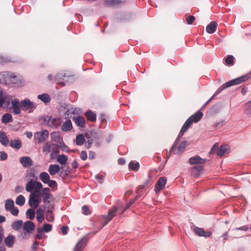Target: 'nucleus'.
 <instances>
[{
  "instance_id": "nucleus-38",
  "label": "nucleus",
  "mask_w": 251,
  "mask_h": 251,
  "mask_svg": "<svg viewBox=\"0 0 251 251\" xmlns=\"http://www.w3.org/2000/svg\"><path fill=\"white\" fill-rule=\"evenodd\" d=\"M36 213L37 220L39 222H42L44 220V215L43 213V210L41 208H39L37 210Z\"/></svg>"
},
{
  "instance_id": "nucleus-12",
  "label": "nucleus",
  "mask_w": 251,
  "mask_h": 251,
  "mask_svg": "<svg viewBox=\"0 0 251 251\" xmlns=\"http://www.w3.org/2000/svg\"><path fill=\"white\" fill-rule=\"evenodd\" d=\"M167 183V179L164 176L160 177L155 185L154 191L157 193H159L161 190H163Z\"/></svg>"
},
{
  "instance_id": "nucleus-23",
  "label": "nucleus",
  "mask_w": 251,
  "mask_h": 251,
  "mask_svg": "<svg viewBox=\"0 0 251 251\" xmlns=\"http://www.w3.org/2000/svg\"><path fill=\"white\" fill-rule=\"evenodd\" d=\"M229 147L227 145L224 144L221 145L217 151V154L219 156H222L224 155V154L228 150Z\"/></svg>"
},
{
  "instance_id": "nucleus-18",
  "label": "nucleus",
  "mask_w": 251,
  "mask_h": 251,
  "mask_svg": "<svg viewBox=\"0 0 251 251\" xmlns=\"http://www.w3.org/2000/svg\"><path fill=\"white\" fill-rule=\"evenodd\" d=\"M62 169V167H60L57 164H50L48 169V172L51 176L55 175L57 173H59L60 170Z\"/></svg>"
},
{
  "instance_id": "nucleus-53",
  "label": "nucleus",
  "mask_w": 251,
  "mask_h": 251,
  "mask_svg": "<svg viewBox=\"0 0 251 251\" xmlns=\"http://www.w3.org/2000/svg\"><path fill=\"white\" fill-rule=\"evenodd\" d=\"M82 213L84 215H88L91 214L89 207L87 205H83L82 207Z\"/></svg>"
},
{
  "instance_id": "nucleus-43",
  "label": "nucleus",
  "mask_w": 251,
  "mask_h": 251,
  "mask_svg": "<svg viewBox=\"0 0 251 251\" xmlns=\"http://www.w3.org/2000/svg\"><path fill=\"white\" fill-rule=\"evenodd\" d=\"M35 187L34 181L31 179L25 185V190L27 192H30Z\"/></svg>"
},
{
  "instance_id": "nucleus-30",
  "label": "nucleus",
  "mask_w": 251,
  "mask_h": 251,
  "mask_svg": "<svg viewBox=\"0 0 251 251\" xmlns=\"http://www.w3.org/2000/svg\"><path fill=\"white\" fill-rule=\"evenodd\" d=\"M203 170V167L201 165L194 166L192 169L191 173L195 176H198L201 171Z\"/></svg>"
},
{
  "instance_id": "nucleus-49",
  "label": "nucleus",
  "mask_w": 251,
  "mask_h": 251,
  "mask_svg": "<svg viewBox=\"0 0 251 251\" xmlns=\"http://www.w3.org/2000/svg\"><path fill=\"white\" fill-rule=\"evenodd\" d=\"M51 147L49 142H46L43 146L42 151L43 152H50Z\"/></svg>"
},
{
  "instance_id": "nucleus-33",
  "label": "nucleus",
  "mask_w": 251,
  "mask_h": 251,
  "mask_svg": "<svg viewBox=\"0 0 251 251\" xmlns=\"http://www.w3.org/2000/svg\"><path fill=\"white\" fill-rule=\"evenodd\" d=\"M217 27V23L215 21L211 22L206 27V31H215Z\"/></svg>"
},
{
  "instance_id": "nucleus-20",
  "label": "nucleus",
  "mask_w": 251,
  "mask_h": 251,
  "mask_svg": "<svg viewBox=\"0 0 251 251\" xmlns=\"http://www.w3.org/2000/svg\"><path fill=\"white\" fill-rule=\"evenodd\" d=\"M0 143L5 147L7 146L9 143V140L6 133L2 131H0Z\"/></svg>"
},
{
  "instance_id": "nucleus-54",
  "label": "nucleus",
  "mask_w": 251,
  "mask_h": 251,
  "mask_svg": "<svg viewBox=\"0 0 251 251\" xmlns=\"http://www.w3.org/2000/svg\"><path fill=\"white\" fill-rule=\"evenodd\" d=\"M196 18L194 16L190 15L186 18V22L188 25H191L194 22Z\"/></svg>"
},
{
  "instance_id": "nucleus-11",
  "label": "nucleus",
  "mask_w": 251,
  "mask_h": 251,
  "mask_svg": "<svg viewBox=\"0 0 251 251\" xmlns=\"http://www.w3.org/2000/svg\"><path fill=\"white\" fill-rule=\"evenodd\" d=\"M85 136L89 140H92V142H95L97 140H100L102 138L101 134L94 131H91L89 133H86Z\"/></svg>"
},
{
  "instance_id": "nucleus-60",
  "label": "nucleus",
  "mask_w": 251,
  "mask_h": 251,
  "mask_svg": "<svg viewBox=\"0 0 251 251\" xmlns=\"http://www.w3.org/2000/svg\"><path fill=\"white\" fill-rule=\"evenodd\" d=\"M80 158L82 160H85L87 158V154L85 151H81L80 153Z\"/></svg>"
},
{
  "instance_id": "nucleus-55",
  "label": "nucleus",
  "mask_w": 251,
  "mask_h": 251,
  "mask_svg": "<svg viewBox=\"0 0 251 251\" xmlns=\"http://www.w3.org/2000/svg\"><path fill=\"white\" fill-rule=\"evenodd\" d=\"M210 112L212 114H216L219 112V107L217 105H214L212 106L210 109Z\"/></svg>"
},
{
  "instance_id": "nucleus-14",
  "label": "nucleus",
  "mask_w": 251,
  "mask_h": 251,
  "mask_svg": "<svg viewBox=\"0 0 251 251\" xmlns=\"http://www.w3.org/2000/svg\"><path fill=\"white\" fill-rule=\"evenodd\" d=\"M11 106L13 109V112L15 114L18 115L21 113V102H19V100L17 99L12 100Z\"/></svg>"
},
{
  "instance_id": "nucleus-51",
  "label": "nucleus",
  "mask_w": 251,
  "mask_h": 251,
  "mask_svg": "<svg viewBox=\"0 0 251 251\" xmlns=\"http://www.w3.org/2000/svg\"><path fill=\"white\" fill-rule=\"evenodd\" d=\"M146 188H147V187H146L145 185L144 184L140 185L138 186L137 190V195H139V198L142 195V192Z\"/></svg>"
},
{
  "instance_id": "nucleus-39",
  "label": "nucleus",
  "mask_w": 251,
  "mask_h": 251,
  "mask_svg": "<svg viewBox=\"0 0 251 251\" xmlns=\"http://www.w3.org/2000/svg\"><path fill=\"white\" fill-rule=\"evenodd\" d=\"M35 210L33 208H29L27 210L25 213L26 217L30 220H33L35 217Z\"/></svg>"
},
{
  "instance_id": "nucleus-19",
  "label": "nucleus",
  "mask_w": 251,
  "mask_h": 251,
  "mask_svg": "<svg viewBox=\"0 0 251 251\" xmlns=\"http://www.w3.org/2000/svg\"><path fill=\"white\" fill-rule=\"evenodd\" d=\"M20 163L25 168L29 167L32 165V160L28 156H23L20 158Z\"/></svg>"
},
{
  "instance_id": "nucleus-48",
  "label": "nucleus",
  "mask_w": 251,
  "mask_h": 251,
  "mask_svg": "<svg viewBox=\"0 0 251 251\" xmlns=\"http://www.w3.org/2000/svg\"><path fill=\"white\" fill-rule=\"evenodd\" d=\"M47 184H48V186L51 189L54 190L57 189V183L55 180L50 179Z\"/></svg>"
},
{
  "instance_id": "nucleus-36",
  "label": "nucleus",
  "mask_w": 251,
  "mask_h": 251,
  "mask_svg": "<svg viewBox=\"0 0 251 251\" xmlns=\"http://www.w3.org/2000/svg\"><path fill=\"white\" fill-rule=\"evenodd\" d=\"M71 172V169H70L69 167H67V169L62 170L61 171H60L59 176L60 177L62 178V179H65L70 173Z\"/></svg>"
},
{
  "instance_id": "nucleus-1",
  "label": "nucleus",
  "mask_w": 251,
  "mask_h": 251,
  "mask_svg": "<svg viewBox=\"0 0 251 251\" xmlns=\"http://www.w3.org/2000/svg\"><path fill=\"white\" fill-rule=\"evenodd\" d=\"M139 198V195H137L133 199L131 200L126 204V207L123 209H122V208L120 207H114L113 208L109 210L108 215L104 217L105 222L102 227L106 225L116 215V213L122 214L126 210L129 208Z\"/></svg>"
},
{
  "instance_id": "nucleus-22",
  "label": "nucleus",
  "mask_w": 251,
  "mask_h": 251,
  "mask_svg": "<svg viewBox=\"0 0 251 251\" xmlns=\"http://www.w3.org/2000/svg\"><path fill=\"white\" fill-rule=\"evenodd\" d=\"M4 241L7 247L11 248L14 244L15 237L12 235H9L5 238Z\"/></svg>"
},
{
  "instance_id": "nucleus-34",
  "label": "nucleus",
  "mask_w": 251,
  "mask_h": 251,
  "mask_svg": "<svg viewBox=\"0 0 251 251\" xmlns=\"http://www.w3.org/2000/svg\"><path fill=\"white\" fill-rule=\"evenodd\" d=\"M75 122L76 125L81 127H84L85 125L84 119L81 116H77L75 119Z\"/></svg>"
},
{
  "instance_id": "nucleus-21",
  "label": "nucleus",
  "mask_w": 251,
  "mask_h": 251,
  "mask_svg": "<svg viewBox=\"0 0 251 251\" xmlns=\"http://www.w3.org/2000/svg\"><path fill=\"white\" fill-rule=\"evenodd\" d=\"M104 3L108 6H113L124 4L125 0H105Z\"/></svg>"
},
{
  "instance_id": "nucleus-31",
  "label": "nucleus",
  "mask_w": 251,
  "mask_h": 251,
  "mask_svg": "<svg viewBox=\"0 0 251 251\" xmlns=\"http://www.w3.org/2000/svg\"><path fill=\"white\" fill-rule=\"evenodd\" d=\"M40 180L45 184H46L50 180L49 175L45 172H42L39 175Z\"/></svg>"
},
{
  "instance_id": "nucleus-63",
  "label": "nucleus",
  "mask_w": 251,
  "mask_h": 251,
  "mask_svg": "<svg viewBox=\"0 0 251 251\" xmlns=\"http://www.w3.org/2000/svg\"><path fill=\"white\" fill-rule=\"evenodd\" d=\"M92 143L93 142H92V140H89L88 139L85 144L86 148L87 149H89L91 147Z\"/></svg>"
},
{
  "instance_id": "nucleus-56",
  "label": "nucleus",
  "mask_w": 251,
  "mask_h": 251,
  "mask_svg": "<svg viewBox=\"0 0 251 251\" xmlns=\"http://www.w3.org/2000/svg\"><path fill=\"white\" fill-rule=\"evenodd\" d=\"M31 233H29L26 231L23 230L21 233V236L23 239H27L30 236Z\"/></svg>"
},
{
  "instance_id": "nucleus-59",
  "label": "nucleus",
  "mask_w": 251,
  "mask_h": 251,
  "mask_svg": "<svg viewBox=\"0 0 251 251\" xmlns=\"http://www.w3.org/2000/svg\"><path fill=\"white\" fill-rule=\"evenodd\" d=\"M12 215L17 216L19 213V209L17 207H15V206L12 208V210H9Z\"/></svg>"
},
{
  "instance_id": "nucleus-26",
  "label": "nucleus",
  "mask_w": 251,
  "mask_h": 251,
  "mask_svg": "<svg viewBox=\"0 0 251 251\" xmlns=\"http://www.w3.org/2000/svg\"><path fill=\"white\" fill-rule=\"evenodd\" d=\"M9 145L11 147L16 150H19L22 147V142L19 139L11 140Z\"/></svg>"
},
{
  "instance_id": "nucleus-7",
  "label": "nucleus",
  "mask_w": 251,
  "mask_h": 251,
  "mask_svg": "<svg viewBox=\"0 0 251 251\" xmlns=\"http://www.w3.org/2000/svg\"><path fill=\"white\" fill-rule=\"evenodd\" d=\"M20 106L24 111L31 112L36 108V105L28 99H25L21 101Z\"/></svg>"
},
{
  "instance_id": "nucleus-2",
  "label": "nucleus",
  "mask_w": 251,
  "mask_h": 251,
  "mask_svg": "<svg viewBox=\"0 0 251 251\" xmlns=\"http://www.w3.org/2000/svg\"><path fill=\"white\" fill-rule=\"evenodd\" d=\"M203 116V113L199 110L191 115L185 122L178 134V137L182 136L193 122L198 123Z\"/></svg>"
},
{
  "instance_id": "nucleus-10",
  "label": "nucleus",
  "mask_w": 251,
  "mask_h": 251,
  "mask_svg": "<svg viewBox=\"0 0 251 251\" xmlns=\"http://www.w3.org/2000/svg\"><path fill=\"white\" fill-rule=\"evenodd\" d=\"M44 120L47 122L48 125L50 127H57L61 124V119L59 118H51L49 116H46Z\"/></svg>"
},
{
  "instance_id": "nucleus-16",
  "label": "nucleus",
  "mask_w": 251,
  "mask_h": 251,
  "mask_svg": "<svg viewBox=\"0 0 251 251\" xmlns=\"http://www.w3.org/2000/svg\"><path fill=\"white\" fill-rule=\"evenodd\" d=\"M88 240V239L87 237V235L84 236L77 242L74 249L79 251H82L86 246Z\"/></svg>"
},
{
  "instance_id": "nucleus-35",
  "label": "nucleus",
  "mask_w": 251,
  "mask_h": 251,
  "mask_svg": "<svg viewBox=\"0 0 251 251\" xmlns=\"http://www.w3.org/2000/svg\"><path fill=\"white\" fill-rule=\"evenodd\" d=\"M2 123L7 124L12 121V116L11 114L6 113L2 116Z\"/></svg>"
},
{
  "instance_id": "nucleus-6",
  "label": "nucleus",
  "mask_w": 251,
  "mask_h": 251,
  "mask_svg": "<svg viewBox=\"0 0 251 251\" xmlns=\"http://www.w3.org/2000/svg\"><path fill=\"white\" fill-rule=\"evenodd\" d=\"M179 138L178 136L174 143L172 147L169 151V154L168 155V157H169L172 153L176 154L179 152H182L183 150L188 146V143L187 141H183L179 146H177V142Z\"/></svg>"
},
{
  "instance_id": "nucleus-58",
  "label": "nucleus",
  "mask_w": 251,
  "mask_h": 251,
  "mask_svg": "<svg viewBox=\"0 0 251 251\" xmlns=\"http://www.w3.org/2000/svg\"><path fill=\"white\" fill-rule=\"evenodd\" d=\"M8 155L4 151H0V160L1 161H4L7 159Z\"/></svg>"
},
{
  "instance_id": "nucleus-37",
  "label": "nucleus",
  "mask_w": 251,
  "mask_h": 251,
  "mask_svg": "<svg viewBox=\"0 0 251 251\" xmlns=\"http://www.w3.org/2000/svg\"><path fill=\"white\" fill-rule=\"evenodd\" d=\"M14 206V201L12 199H8L6 200L5 202V208L6 211L12 210Z\"/></svg>"
},
{
  "instance_id": "nucleus-4",
  "label": "nucleus",
  "mask_w": 251,
  "mask_h": 251,
  "mask_svg": "<svg viewBox=\"0 0 251 251\" xmlns=\"http://www.w3.org/2000/svg\"><path fill=\"white\" fill-rule=\"evenodd\" d=\"M40 196L43 199L45 205L48 204H50L51 200H52L53 198L52 195L50 192V189L47 187L44 188L41 190ZM45 208L46 209L48 213L52 212L49 207L45 206Z\"/></svg>"
},
{
  "instance_id": "nucleus-27",
  "label": "nucleus",
  "mask_w": 251,
  "mask_h": 251,
  "mask_svg": "<svg viewBox=\"0 0 251 251\" xmlns=\"http://www.w3.org/2000/svg\"><path fill=\"white\" fill-rule=\"evenodd\" d=\"M66 75L65 73H59L55 75L54 80L57 82V83L62 84L64 86L65 85L64 83L61 81L63 80L64 77H66Z\"/></svg>"
},
{
  "instance_id": "nucleus-57",
  "label": "nucleus",
  "mask_w": 251,
  "mask_h": 251,
  "mask_svg": "<svg viewBox=\"0 0 251 251\" xmlns=\"http://www.w3.org/2000/svg\"><path fill=\"white\" fill-rule=\"evenodd\" d=\"M34 183H35V187L34 188H36V190L34 191H35L37 193H38V190H40L42 188L43 186H42V184H41V183L40 182L34 181Z\"/></svg>"
},
{
  "instance_id": "nucleus-45",
  "label": "nucleus",
  "mask_w": 251,
  "mask_h": 251,
  "mask_svg": "<svg viewBox=\"0 0 251 251\" xmlns=\"http://www.w3.org/2000/svg\"><path fill=\"white\" fill-rule=\"evenodd\" d=\"M25 197L23 195H19L17 197L15 202L17 204L22 206L25 204Z\"/></svg>"
},
{
  "instance_id": "nucleus-17",
  "label": "nucleus",
  "mask_w": 251,
  "mask_h": 251,
  "mask_svg": "<svg viewBox=\"0 0 251 251\" xmlns=\"http://www.w3.org/2000/svg\"><path fill=\"white\" fill-rule=\"evenodd\" d=\"M205 161V159H203L199 155L191 157L189 159V163L190 165L201 164H203Z\"/></svg>"
},
{
  "instance_id": "nucleus-8",
  "label": "nucleus",
  "mask_w": 251,
  "mask_h": 251,
  "mask_svg": "<svg viewBox=\"0 0 251 251\" xmlns=\"http://www.w3.org/2000/svg\"><path fill=\"white\" fill-rule=\"evenodd\" d=\"M49 133L46 129H44L41 131L36 132L34 134V139L38 141L39 143H41L46 141L49 138Z\"/></svg>"
},
{
  "instance_id": "nucleus-52",
  "label": "nucleus",
  "mask_w": 251,
  "mask_h": 251,
  "mask_svg": "<svg viewBox=\"0 0 251 251\" xmlns=\"http://www.w3.org/2000/svg\"><path fill=\"white\" fill-rule=\"evenodd\" d=\"M42 228L43 229L44 231L49 232L51 230L52 226L49 224H45L43 225V227Z\"/></svg>"
},
{
  "instance_id": "nucleus-46",
  "label": "nucleus",
  "mask_w": 251,
  "mask_h": 251,
  "mask_svg": "<svg viewBox=\"0 0 251 251\" xmlns=\"http://www.w3.org/2000/svg\"><path fill=\"white\" fill-rule=\"evenodd\" d=\"M51 138L52 140L55 142H58L61 139V136L58 132H53L51 133Z\"/></svg>"
},
{
  "instance_id": "nucleus-9",
  "label": "nucleus",
  "mask_w": 251,
  "mask_h": 251,
  "mask_svg": "<svg viewBox=\"0 0 251 251\" xmlns=\"http://www.w3.org/2000/svg\"><path fill=\"white\" fill-rule=\"evenodd\" d=\"M39 195L35 191H34L30 194L28 201L29 205L31 207H34L36 208L38 207L40 203L38 197Z\"/></svg>"
},
{
  "instance_id": "nucleus-42",
  "label": "nucleus",
  "mask_w": 251,
  "mask_h": 251,
  "mask_svg": "<svg viewBox=\"0 0 251 251\" xmlns=\"http://www.w3.org/2000/svg\"><path fill=\"white\" fill-rule=\"evenodd\" d=\"M85 142L84 137L83 134H78L75 138V143L78 146H81Z\"/></svg>"
},
{
  "instance_id": "nucleus-24",
  "label": "nucleus",
  "mask_w": 251,
  "mask_h": 251,
  "mask_svg": "<svg viewBox=\"0 0 251 251\" xmlns=\"http://www.w3.org/2000/svg\"><path fill=\"white\" fill-rule=\"evenodd\" d=\"M73 128V126L71 121L67 120L62 125L61 129L63 131H69Z\"/></svg>"
},
{
  "instance_id": "nucleus-15",
  "label": "nucleus",
  "mask_w": 251,
  "mask_h": 251,
  "mask_svg": "<svg viewBox=\"0 0 251 251\" xmlns=\"http://www.w3.org/2000/svg\"><path fill=\"white\" fill-rule=\"evenodd\" d=\"M194 231L196 234L199 236H202L205 238L209 237L211 235V232L208 231H205L203 228L195 227L194 228Z\"/></svg>"
},
{
  "instance_id": "nucleus-5",
  "label": "nucleus",
  "mask_w": 251,
  "mask_h": 251,
  "mask_svg": "<svg viewBox=\"0 0 251 251\" xmlns=\"http://www.w3.org/2000/svg\"><path fill=\"white\" fill-rule=\"evenodd\" d=\"M251 77V71L247 74L226 82L223 84V89H226L233 85L240 84L248 80Z\"/></svg>"
},
{
  "instance_id": "nucleus-13",
  "label": "nucleus",
  "mask_w": 251,
  "mask_h": 251,
  "mask_svg": "<svg viewBox=\"0 0 251 251\" xmlns=\"http://www.w3.org/2000/svg\"><path fill=\"white\" fill-rule=\"evenodd\" d=\"M35 228L34 223L30 221H27L23 224V230L27 231L29 233H32Z\"/></svg>"
},
{
  "instance_id": "nucleus-25",
  "label": "nucleus",
  "mask_w": 251,
  "mask_h": 251,
  "mask_svg": "<svg viewBox=\"0 0 251 251\" xmlns=\"http://www.w3.org/2000/svg\"><path fill=\"white\" fill-rule=\"evenodd\" d=\"M84 115L87 120L91 122H95L96 120V114L90 110L86 111Z\"/></svg>"
},
{
  "instance_id": "nucleus-44",
  "label": "nucleus",
  "mask_w": 251,
  "mask_h": 251,
  "mask_svg": "<svg viewBox=\"0 0 251 251\" xmlns=\"http://www.w3.org/2000/svg\"><path fill=\"white\" fill-rule=\"evenodd\" d=\"M128 167L132 170L137 171L139 169L140 164L138 162H134V161H131L128 164Z\"/></svg>"
},
{
  "instance_id": "nucleus-40",
  "label": "nucleus",
  "mask_w": 251,
  "mask_h": 251,
  "mask_svg": "<svg viewBox=\"0 0 251 251\" xmlns=\"http://www.w3.org/2000/svg\"><path fill=\"white\" fill-rule=\"evenodd\" d=\"M23 224L22 220H17L12 224L11 226L15 230H18L23 226Z\"/></svg>"
},
{
  "instance_id": "nucleus-47",
  "label": "nucleus",
  "mask_w": 251,
  "mask_h": 251,
  "mask_svg": "<svg viewBox=\"0 0 251 251\" xmlns=\"http://www.w3.org/2000/svg\"><path fill=\"white\" fill-rule=\"evenodd\" d=\"M225 62L228 65L232 66L234 65V57L231 55H229L225 59Z\"/></svg>"
},
{
  "instance_id": "nucleus-29",
  "label": "nucleus",
  "mask_w": 251,
  "mask_h": 251,
  "mask_svg": "<svg viewBox=\"0 0 251 251\" xmlns=\"http://www.w3.org/2000/svg\"><path fill=\"white\" fill-rule=\"evenodd\" d=\"M203 170V167L201 165L194 166L192 169L191 173L195 176H198L201 171Z\"/></svg>"
},
{
  "instance_id": "nucleus-61",
  "label": "nucleus",
  "mask_w": 251,
  "mask_h": 251,
  "mask_svg": "<svg viewBox=\"0 0 251 251\" xmlns=\"http://www.w3.org/2000/svg\"><path fill=\"white\" fill-rule=\"evenodd\" d=\"M68 228L69 227L67 226H62L61 229L63 235H66L67 234Z\"/></svg>"
},
{
  "instance_id": "nucleus-3",
  "label": "nucleus",
  "mask_w": 251,
  "mask_h": 251,
  "mask_svg": "<svg viewBox=\"0 0 251 251\" xmlns=\"http://www.w3.org/2000/svg\"><path fill=\"white\" fill-rule=\"evenodd\" d=\"M17 76L10 72H3L0 73V83L7 85L16 84L14 80Z\"/></svg>"
},
{
  "instance_id": "nucleus-28",
  "label": "nucleus",
  "mask_w": 251,
  "mask_h": 251,
  "mask_svg": "<svg viewBox=\"0 0 251 251\" xmlns=\"http://www.w3.org/2000/svg\"><path fill=\"white\" fill-rule=\"evenodd\" d=\"M203 170V167L201 165L194 166L192 169L191 173L195 176H198L201 171Z\"/></svg>"
},
{
  "instance_id": "nucleus-62",
  "label": "nucleus",
  "mask_w": 251,
  "mask_h": 251,
  "mask_svg": "<svg viewBox=\"0 0 251 251\" xmlns=\"http://www.w3.org/2000/svg\"><path fill=\"white\" fill-rule=\"evenodd\" d=\"M5 102V99L3 96L2 92L0 91V107L2 106L3 103Z\"/></svg>"
},
{
  "instance_id": "nucleus-32",
  "label": "nucleus",
  "mask_w": 251,
  "mask_h": 251,
  "mask_svg": "<svg viewBox=\"0 0 251 251\" xmlns=\"http://www.w3.org/2000/svg\"><path fill=\"white\" fill-rule=\"evenodd\" d=\"M38 98L45 103L50 102L51 100V98L50 95L45 93L39 95L38 96Z\"/></svg>"
},
{
  "instance_id": "nucleus-50",
  "label": "nucleus",
  "mask_w": 251,
  "mask_h": 251,
  "mask_svg": "<svg viewBox=\"0 0 251 251\" xmlns=\"http://www.w3.org/2000/svg\"><path fill=\"white\" fill-rule=\"evenodd\" d=\"M37 233L36 235V238L39 240H40L42 238L43 235V229L41 227H39L37 228Z\"/></svg>"
},
{
  "instance_id": "nucleus-41",
  "label": "nucleus",
  "mask_w": 251,
  "mask_h": 251,
  "mask_svg": "<svg viewBox=\"0 0 251 251\" xmlns=\"http://www.w3.org/2000/svg\"><path fill=\"white\" fill-rule=\"evenodd\" d=\"M68 160V157L65 154L58 155L57 157V161L61 165H64L66 163Z\"/></svg>"
},
{
  "instance_id": "nucleus-64",
  "label": "nucleus",
  "mask_w": 251,
  "mask_h": 251,
  "mask_svg": "<svg viewBox=\"0 0 251 251\" xmlns=\"http://www.w3.org/2000/svg\"><path fill=\"white\" fill-rule=\"evenodd\" d=\"M246 110L248 114L251 113V100L248 102V107Z\"/></svg>"
}]
</instances>
